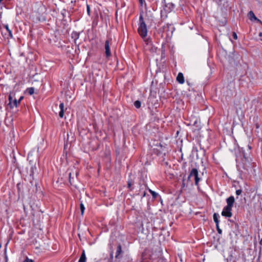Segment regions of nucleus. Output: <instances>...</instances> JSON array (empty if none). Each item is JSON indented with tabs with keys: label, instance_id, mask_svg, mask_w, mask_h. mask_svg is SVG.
<instances>
[{
	"label": "nucleus",
	"instance_id": "obj_40",
	"mask_svg": "<svg viewBox=\"0 0 262 262\" xmlns=\"http://www.w3.org/2000/svg\"><path fill=\"white\" fill-rule=\"evenodd\" d=\"M70 134H71V136H72V133L71 132L70 133ZM73 138V137L72 136V138Z\"/></svg>",
	"mask_w": 262,
	"mask_h": 262
},
{
	"label": "nucleus",
	"instance_id": "obj_42",
	"mask_svg": "<svg viewBox=\"0 0 262 262\" xmlns=\"http://www.w3.org/2000/svg\"><path fill=\"white\" fill-rule=\"evenodd\" d=\"M3 0H0V3H2V2L3 1Z\"/></svg>",
	"mask_w": 262,
	"mask_h": 262
},
{
	"label": "nucleus",
	"instance_id": "obj_5",
	"mask_svg": "<svg viewBox=\"0 0 262 262\" xmlns=\"http://www.w3.org/2000/svg\"><path fill=\"white\" fill-rule=\"evenodd\" d=\"M104 47H105V53L106 56L107 57H108L111 55L110 48L109 40H107L105 41Z\"/></svg>",
	"mask_w": 262,
	"mask_h": 262
},
{
	"label": "nucleus",
	"instance_id": "obj_21",
	"mask_svg": "<svg viewBox=\"0 0 262 262\" xmlns=\"http://www.w3.org/2000/svg\"><path fill=\"white\" fill-rule=\"evenodd\" d=\"M19 103H18V101L16 99H14L13 100V102H12V105H13V107L14 106H16L17 107V105L19 104Z\"/></svg>",
	"mask_w": 262,
	"mask_h": 262
},
{
	"label": "nucleus",
	"instance_id": "obj_35",
	"mask_svg": "<svg viewBox=\"0 0 262 262\" xmlns=\"http://www.w3.org/2000/svg\"><path fill=\"white\" fill-rule=\"evenodd\" d=\"M145 195H146V192H145V191H144V192H143V194H142V197L145 196Z\"/></svg>",
	"mask_w": 262,
	"mask_h": 262
},
{
	"label": "nucleus",
	"instance_id": "obj_2",
	"mask_svg": "<svg viewBox=\"0 0 262 262\" xmlns=\"http://www.w3.org/2000/svg\"><path fill=\"white\" fill-rule=\"evenodd\" d=\"M194 177V180H195V185H198L200 181V178L199 177V173L197 169L196 168H192L191 170L188 177L187 181H189L191 178V177Z\"/></svg>",
	"mask_w": 262,
	"mask_h": 262
},
{
	"label": "nucleus",
	"instance_id": "obj_27",
	"mask_svg": "<svg viewBox=\"0 0 262 262\" xmlns=\"http://www.w3.org/2000/svg\"><path fill=\"white\" fill-rule=\"evenodd\" d=\"M232 36H233V38L234 39H237V34H236L235 32H233Z\"/></svg>",
	"mask_w": 262,
	"mask_h": 262
},
{
	"label": "nucleus",
	"instance_id": "obj_22",
	"mask_svg": "<svg viewBox=\"0 0 262 262\" xmlns=\"http://www.w3.org/2000/svg\"><path fill=\"white\" fill-rule=\"evenodd\" d=\"M149 191L151 193V194H152V195L154 198H156L157 196L158 193H157L156 192H155L154 191H152L150 189H149Z\"/></svg>",
	"mask_w": 262,
	"mask_h": 262
},
{
	"label": "nucleus",
	"instance_id": "obj_11",
	"mask_svg": "<svg viewBox=\"0 0 262 262\" xmlns=\"http://www.w3.org/2000/svg\"><path fill=\"white\" fill-rule=\"evenodd\" d=\"M80 33L77 32H73L72 33V38L74 39L75 43L76 44L77 42L76 40L79 38V37Z\"/></svg>",
	"mask_w": 262,
	"mask_h": 262
},
{
	"label": "nucleus",
	"instance_id": "obj_4",
	"mask_svg": "<svg viewBox=\"0 0 262 262\" xmlns=\"http://www.w3.org/2000/svg\"><path fill=\"white\" fill-rule=\"evenodd\" d=\"M174 30V28L171 25H167L163 27V31L166 32L167 36H171Z\"/></svg>",
	"mask_w": 262,
	"mask_h": 262
},
{
	"label": "nucleus",
	"instance_id": "obj_17",
	"mask_svg": "<svg viewBox=\"0 0 262 262\" xmlns=\"http://www.w3.org/2000/svg\"><path fill=\"white\" fill-rule=\"evenodd\" d=\"M134 105L137 108H139L141 107V102L139 100H136L134 102Z\"/></svg>",
	"mask_w": 262,
	"mask_h": 262
},
{
	"label": "nucleus",
	"instance_id": "obj_44",
	"mask_svg": "<svg viewBox=\"0 0 262 262\" xmlns=\"http://www.w3.org/2000/svg\"><path fill=\"white\" fill-rule=\"evenodd\" d=\"M1 248V245H0V248Z\"/></svg>",
	"mask_w": 262,
	"mask_h": 262
},
{
	"label": "nucleus",
	"instance_id": "obj_41",
	"mask_svg": "<svg viewBox=\"0 0 262 262\" xmlns=\"http://www.w3.org/2000/svg\"><path fill=\"white\" fill-rule=\"evenodd\" d=\"M8 258L7 257H6V261H7Z\"/></svg>",
	"mask_w": 262,
	"mask_h": 262
},
{
	"label": "nucleus",
	"instance_id": "obj_25",
	"mask_svg": "<svg viewBox=\"0 0 262 262\" xmlns=\"http://www.w3.org/2000/svg\"><path fill=\"white\" fill-rule=\"evenodd\" d=\"M70 135L69 133L67 134V142H72V139H70V138H69Z\"/></svg>",
	"mask_w": 262,
	"mask_h": 262
},
{
	"label": "nucleus",
	"instance_id": "obj_18",
	"mask_svg": "<svg viewBox=\"0 0 262 262\" xmlns=\"http://www.w3.org/2000/svg\"><path fill=\"white\" fill-rule=\"evenodd\" d=\"M5 28L6 29L7 31L8 32L9 36H10L11 37H12V32H11V31L9 29L8 26L7 25H5Z\"/></svg>",
	"mask_w": 262,
	"mask_h": 262
},
{
	"label": "nucleus",
	"instance_id": "obj_24",
	"mask_svg": "<svg viewBox=\"0 0 262 262\" xmlns=\"http://www.w3.org/2000/svg\"><path fill=\"white\" fill-rule=\"evenodd\" d=\"M70 135L69 133L67 134V142H72V139H70V138H69Z\"/></svg>",
	"mask_w": 262,
	"mask_h": 262
},
{
	"label": "nucleus",
	"instance_id": "obj_3",
	"mask_svg": "<svg viewBox=\"0 0 262 262\" xmlns=\"http://www.w3.org/2000/svg\"><path fill=\"white\" fill-rule=\"evenodd\" d=\"M231 211L232 208L226 206L224 208L222 212V215L225 217H230L232 215Z\"/></svg>",
	"mask_w": 262,
	"mask_h": 262
},
{
	"label": "nucleus",
	"instance_id": "obj_12",
	"mask_svg": "<svg viewBox=\"0 0 262 262\" xmlns=\"http://www.w3.org/2000/svg\"><path fill=\"white\" fill-rule=\"evenodd\" d=\"M86 256L85 254V252L83 250L82 252V253L81 255V256L79 259L78 262H85L86 261Z\"/></svg>",
	"mask_w": 262,
	"mask_h": 262
},
{
	"label": "nucleus",
	"instance_id": "obj_38",
	"mask_svg": "<svg viewBox=\"0 0 262 262\" xmlns=\"http://www.w3.org/2000/svg\"><path fill=\"white\" fill-rule=\"evenodd\" d=\"M260 244L262 245V238H261V239L260 241Z\"/></svg>",
	"mask_w": 262,
	"mask_h": 262
},
{
	"label": "nucleus",
	"instance_id": "obj_39",
	"mask_svg": "<svg viewBox=\"0 0 262 262\" xmlns=\"http://www.w3.org/2000/svg\"><path fill=\"white\" fill-rule=\"evenodd\" d=\"M113 253H112L111 254V257L112 258V257H113Z\"/></svg>",
	"mask_w": 262,
	"mask_h": 262
},
{
	"label": "nucleus",
	"instance_id": "obj_29",
	"mask_svg": "<svg viewBox=\"0 0 262 262\" xmlns=\"http://www.w3.org/2000/svg\"><path fill=\"white\" fill-rule=\"evenodd\" d=\"M217 231L219 234H221L222 233V230L221 229H218Z\"/></svg>",
	"mask_w": 262,
	"mask_h": 262
},
{
	"label": "nucleus",
	"instance_id": "obj_13",
	"mask_svg": "<svg viewBox=\"0 0 262 262\" xmlns=\"http://www.w3.org/2000/svg\"><path fill=\"white\" fill-rule=\"evenodd\" d=\"M219 215L217 213H214L213 215V218L214 222L215 223V224H219Z\"/></svg>",
	"mask_w": 262,
	"mask_h": 262
},
{
	"label": "nucleus",
	"instance_id": "obj_1",
	"mask_svg": "<svg viewBox=\"0 0 262 262\" xmlns=\"http://www.w3.org/2000/svg\"><path fill=\"white\" fill-rule=\"evenodd\" d=\"M138 32L141 37L144 39L146 44L148 45L150 42V40L149 39H146L147 33V29L146 25L144 20L143 16L142 14H140L139 17V26L138 29Z\"/></svg>",
	"mask_w": 262,
	"mask_h": 262
},
{
	"label": "nucleus",
	"instance_id": "obj_8",
	"mask_svg": "<svg viewBox=\"0 0 262 262\" xmlns=\"http://www.w3.org/2000/svg\"><path fill=\"white\" fill-rule=\"evenodd\" d=\"M248 16L249 19H250L252 21L256 20L257 21H258V22H261L259 19H258L255 16L254 13H253V12L252 11H250L248 13Z\"/></svg>",
	"mask_w": 262,
	"mask_h": 262
},
{
	"label": "nucleus",
	"instance_id": "obj_19",
	"mask_svg": "<svg viewBox=\"0 0 262 262\" xmlns=\"http://www.w3.org/2000/svg\"><path fill=\"white\" fill-rule=\"evenodd\" d=\"M80 208L81 214L82 215L84 213L85 208H84V205L82 203L80 204Z\"/></svg>",
	"mask_w": 262,
	"mask_h": 262
},
{
	"label": "nucleus",
	"instance_id": "obj_33",
	"mask_svg": "<svg viewBox=\"0 0 262 262\" xmlns=\"http://www.w3.org/2000/svg\"><path fill=\"white\" fill-rule=\"evenodd\" d=\"M216 230L220 229L219 227V224H216Z\"/></svg>",
	"mask_w": 262,
	"mask_h": 262
},
{
	"label": "nucleus",
	"instance_id": "obj_43",
	"mask_svg": "<svg viewBox=\"0 0 262 262\" xmlns=\"http://www.w3.org/2000/svg\"><path fill=\"white\" fill-rule=\"evenodd\" d=\"M242 107H239V109H240V110H242Z\"/></svg>",
	"mask_w": 262,
	"mask_h": 262
},
{
	"label": "nucleus",
	"instance_id": "obj_7",
	"mask_svg": "<svg viewBox=\"0 0 262 262\" xmlns=\"http://www.w3.org/2000/svg\"><path fill=\"white\" fill-rule=\"evenodd\" d=\"M123 253V251L122 250V247L120 244H119L117 247V250L116 252V255L115 257L116 258H120L122 257L121 255V254Z\"/></svg>",
	"mask_w": 262,
	"mask_h": 262
},
{
	"label": "nucleus",
	"instance_id": "obj_9",
	"mask_svg": "<svg viewBox=\"0 0 262 262\" xmlns=\"http://www.w3.org/2000/svg\"><path fill=\"white\" fill-rule=\"evenodd\" d=\"M64 105L63 102H61L59 104L60 112H59V116L60 118H63L64 114Z\"/></svg>",
	"mask_w": 262,
	"mask_h": 262
},
{
	"label": "nucleus",
	"instance_id": "obj_30",
	"mask_svg": "<svg viewBox=\"0 0 262 262\" xmlns=\"http://www.w3.org/2000/svg\"><path fill=\"white\" fill-rule=\"evenodd\" d=\"M23 98H24V97H23V96H21V97H20L19 99V100H18V103H20V101H21Z\"/></svg>",
	"mask_w": 262,
	"mask_h": 262
},
{
	"label": "nucleus",
	"instance_id": "obj_32",
	"mask_svg": "<svg viewBox=\"0 0 262 262\" xmlns=\"http://www.w3.org/2000/svg\"><path fill=\"white\" fill-rule=\"evenodd\" d=\"M185 179H183V184H182V186H183V187H184V186H185Z\"/></svg>",
	"mask_w": 262,
	"mask_h": 262
},
{
	"label": "nucleus",
	"instance_id": "obj_36",
	"mask_svg": "<svg viewBox=\"0 0 262 262\" xmlns=\"http://www.w3.org/2000/svg\"><path fill=\"white\" fill-rule=\"evenodd\" d=\"M139 2L141 3V4H143V0H139Z\"/></svg>",
	"mask_w": 262,
	"mask_h": 262
},
{
	"label": "nucleus",
	"instance_id": "obj_34",
	"mask_svg": "<svg viewBox=\"0 0 262 262\" xmlns=\"http://www.w3.org/2000/svg\"><path fill=\"white\" fill-rule=\"evenodd\" d=\"M69 175L70 182H71V173H70Z\"/></svg>",
	"mask_w": 262,
	"mask_h": 262
},
{
	"label": "nucleus",
	"instance_id": "obj_20",
	"mask_svg": "<svg viewBox=\"0 0 262 262\" xmlns=\"http://www.w3.org/2000/svg\"><path fill=\"white\" fill-rule=\"evenodd\" d=\"M36 168L35 167V166H32L31 168V173H30V176H33L34 175V170L36 169Z\"/></svg>",
	"mask_w": 262,
	"mask_h": 262
},
{
	"label": "nucleus",
	"instance_id": "obj_6",
	"mask_svg": "<svg viewBox=\"0 0 262 262\" xmlns=\"http://www.w3.org/2000/svg\"><path fill=\"white\" fill-rule=\"evenodd\" d=\"M227 203V207L232 208L233 207V204L235 202V199L233 196H230L226 199Z\"/></svg>",
	"mask_w": 262,
	"mask_h": 262
},
{
	"label": "nucleus",
	"instance_id": "obj_23",
	"mask_svg": "<svg viewBox=\"0 0 262 262\" xmlns=\"http://www.w3.org/2000/svg\"><path fill=\"white\" fill-rule=\"evenodd\" d=\"M86 11L87 13L89 15H90L91 10H90V7L89 5H87L86 6Z\"/></svg>",
	"mask_w": 262,
	"mask_h": 262
},
{
	"label": "nucleus",
	"instance_id": "obj_10",
	"mask_svg": "<svg viewBox=\"0 0 262 262\" xmlns=\"http://www.w3.org/2000/svg\"><path fill=\"white\" fill-rule=\"evenodd\" d=\"M177 80L181 84L184 82V77L182 73H179L177 77Z\"/></svg>",
	"mask_w": 262,
	"mask_h": 262
},
{
	"label": "nucleus",
	"instance_id": "obj_28",
	"mask_svg": "<svg viewBox=\"0 0 262 262\" xmlns=\"http://www.w3.org/2000/svg\"><path fill=\"white\" fill-rule=\"evenodd\" d=\"M24 262H34V261L32 259H29L28 257H27L25 261H24Z\"/></svg>",
	"mask_w": 262,
	"mask_h": 262
},
{
	"label": "nucleus",
	"instance_id": "obj_31",
	"mask_svg": "<svg viewBox=\"0 0 262 262\" xmlns=\"http://www.w3.org/2000/svg\"><path fill=\"white\" fill-rule=\"evenodd\" d=\"M199 122H200V120H199ZM198 119H196L194 122V123H193V125H195L198 123Z\"/></svg>",
	"mask_w": 262,
	"mask_h": 262
},
{
	"label": "nucleus",
	"instance_id": "obj_14",
	"mask_svg": "<svg viewBox=\"0 0 262 262\" xmlns=\"http://www.w3.org/2000/svg\"><path fill=\"white\" fill-rule=\"evenodd\" d=\"M134 185V182L132 180H129L127 181V188L130 190L133 189V185Z\"/></svg>",
	"mask_w": 262,
	"mask_h": 262
},
{
	"label": "nucleus",
	"instance_id": "obj_15",
	"mask_svg": "<svg viewBox=\"0 0 262 262\" xmlns=\"http://www.w3.org/2000/svg\"><path fill=\"white\" fill-rule=\"evenodd\" d=\"M13 96H12V95L10 94L9 96V105H10V106L11 108H12L13 107V105H12V102H13Z\"/></svg>",
	"mask_w": 262,
	"mask_h": 262
},
{
	"label": "nucleus",
	"instance_id": "obj_16",
	"mask_svg": "<svg viewBox=\"0 0 262 262\" xmlns=\"http://www.w3.org/2000/svg\"><path fill=\"white\" fill-rule=\"evenodd\" d=\"M27 91L30 95H32L34 93V88L33 87L29 88L27 89Z\"/></svg>",
	"mask_w": 262,
	"mask_h": 262
},
{
	"label": "nucleus",
	"instance_id": "obj_37",
	"mask_svg": "<svg viewBox=\"0 0 262 262\" xmlns=\"http://www.w3.org/2000/svg\"><path fill=\"white\" fill-rule=\"evenodd\" d=\"M259 36H262V32H260V33H259Z\"/></svg>",
	"mask_w": 262,
	"mask_h": 262
},
{
	"label": "nucleus",
	"instance_id": "obj_26",
	"mask_svg": "<svg viewBox=\"0 0 262 262\" xmlns=\"http://www.w3.org/2000/svg\"><path fill=\"white\" fill-rule=\"evenodd\" d=\"M242 192V190L241 189H238L236 190V194L237 195H240Z\"/></svg>",
	"mask_w": 262,
	"mask_h": 262
}]
</instances>
